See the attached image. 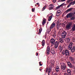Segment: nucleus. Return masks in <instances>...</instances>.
Returning a JSON list of instances; mask_svg holds the SVG:
<instances>
[{
	"instance_id": "f257e3e1",
	"label": "nucleus",
	"mask_w": 75,
	"mask_h": 75,
	"mask_svg": "<svg viewBox=\"0 0 75 75\" xmlns=\"http://www.w3.org/2000/svg\"><path fill=\"white\" fill-rule=\"evenodd\" d=\"M52 68V66H49L48 68V67L46 68V73H48V75H50V73L51 72Z\"/></svg>"
},
{
	"instance_id": "f03ea898",
	"label": "nucleus",
	"mask_w": 75,
	"mask_h": 75,
	"mask_svg": "<svg viewBox=\"0 0 75 75\" xmlns=\"http://www.w3.org/2000/svg\"><path fill=\"white\" fill-rule=\"evenodd\" d=\"M62 53L63 55L65 54L66 56H68V55H69V51L67 50H63L62 51Z\"/></svg>"
},
{
	"instance_id": "7ed1b4c3",
	"label": "nucleus",
	"mask_w": 75,
	"mask_h": 75,
	"mask_svg": "<svg viewBox=\"0 0 75 75\" xmlns=\"http://www.w3.org/2000/svg\"><path fill=\"white\" fill-rule=\"evenodd\" d=\"M67 35V32L65 31L62 32V38H65Z\"/></svg>"
},
{
	"instance_id": "20e7f679",
	"label": "nucleus",
	"mask_w": 75,
	"mask_h": 75,
	"mask_svg": "<svg viewBox=\"0 0 75 75\" xmlns=\"http://www.w3.org/2000/svg\"><path fill=\"white\" fill-rule=\"evenodd\" d=\"M59 44V42L57 41H56V42L54 43V48L57 49V48L58 47Z\"/></svg>"
},
{
	"instance_id": "39448f33",
	"label": "nucleus",
	"mask_w": 75,
	"mask_h": 75,
	"mask_svg": "<svg viewBox=\"0 0 75 75\" xmlns=\"http://www.w3.org/2000/svg\"><path fill=\"white\" fill-rule=\"evenodd\" d=\"M72 22L69 23L66 26V28L67 29H69L70 28V27L71 25H72Z\"/></svg>"
},
{
	"instance_id": "423d86ee",
	"label": "nucleus",
	"mask_w": 75,
	"mask_h": 75,
	"mask_svg": "<svg viewBox=\"0 0 75 75\" xmlns=\"http://www.w3.org/2000/svg\"><path fill=\"white\" fill-rule=\"evenodd\" d=\"M67 65L68 67L70 68H73L74 67V66L73 65H72V64L69 62H67Z\"/></svg>"
},
{
	"instance_id": "0eeeda50",
	"label": "nucleus",
	"mask_w": 75,
	"mask_h": 75,
	"mask_svg": "<svg viewBox=\"0 0 75 75\" xmlns=\"http://www.w3.org/2000/svg\"><path fill=\"white\" fill-rule=\"evenodd\" d=\"M72 16H73V13H68L66 16L67 18H69V17H71Z\"/></svg>"
},
{
	"instance_id": "6e6552de",
	"label": "nucleus",
	"mask_w": 75,
	"mask_h": 75,
	"mask_svg": "<svg viewBox=\"0 0 75 75\" xmlns=\"http://www.w3.org/2000/svg\"><path fill=\"white\" fill-rule=\"evenodd\" d=\"M46 52L47 54L48 55H49L50 54V47L48 46L47 47Z\"/></svg>"
},
{
	"instance_id": "1a4fd4ad",
	"label": "nucleus",
	"mask_w": 75,
	"mask_h": 75,
	"mask_svg": "<svg viewBox=\"0 0 75 75\" xmlns=\"http://www.w3.org/2000/svg\"><path fill=\"white\" fill-rule=\"evenodd\" d=\"M55 40L54 39L52 38L51 39L50 43L52 45H54V44H55Z\"/></svg>"
},
{
	"instance_id": "9d476101",
	"label": "nucleus",
	"mask_w": 75,
	"mask_h": 75,
	"mask_svg": "<svg viewBox=\"0 0 75 75\" xmlns=\"http://www.w3.org/2000/svg\"><path fill=\"white\" fill-rule=\"evenodd\" d=\"M55 26V22H54L50 25V29H52Z\"/></svg>"
},
{
	"instance_id": "9b49d317",
	"label": "nucleus",
	"mask_w": 75,
	"mask_h": 75,
	"mask_svg": "<svg viewBox=\"0 0 75 75\" xmlns=\"http://www.w3.org/2000/svg\"><path fill=\"white\" fill-rule=\"evenodd\" d=\"M69 59L71 61V63L72 64H75V62H74V58L73 57H69Z\"/></svg>"
},
{
	"instance_id": "f8f14e48",
	"label": "nucleus",
	"mask_w": 75,
	"mask_h": 75,
	"mask_svg": "<svg viewBox=\"0 0 75 75\" xmlns=\"http://www.w3.org/2000/svg\"><path fill=\"white\" fill-rule=\"evenodd\" d=\"M61 67L63 69L65 70L66 69V65H65V64L64 63L62 64L61 65Z\"/></svg>"
},
{
	"instance_id": "ddd939ff",
	"label": "nucleus",
	"mask_w": 75,
	"mask_h": 75,
	"mask_svg": "<svg viewBox=\"0 0 75 75\" xmlns=\"http://www.w3.org/2000/svg\"><path fill=\"white\" fill-rule=\"evenodd\" d=\"M73 44V43L72 42H70V44H69V46H68V49L69 48H71V47H72V45Z\"/></svg>"
},
{
	"instance_id": "4468645a",
	"label": "nucleus",
	"mask_w": 75,
	"mask_h": 75,
	"mask_svg": "<svg viewBox=\"0 0 75 75\" xmlns=\"http://www.w3.org/2000/svg\"><path fill=\"white\" fill-rule=\"evenodd\" d=\"M42 30V28H40V29L39 30V33H38V34H39V35H40L41 34V33Z\"/></svg>"
},
{
	"instance_id": "2eb2a0df",
	"label": "nucleus",
	"mask_w": 75,
	"mask_h": 75,
	"mask_svg": "<svg viewBox=\"0 0 75 75\" xmlns=\"http://www.w3.org/2000/svg\"><path fill=\"white\" fill-rule=\"evenodd\" d=\"M46 19H43V21H42V25H44V24H45L46 23Z\"/></svg>"
},
{
	"instance_id": "dca6fc26",
	"label": "nucleus",
	"mask_w": 75,
	"mask_h": 75,
	"mask_svg": "<svg viewBox=\"0 0 75 75\" xmlns=\"http://www.w3.org/2000/svg\"><path fill=\"white\" fill-rule=\"evenodd\" d=\"M45 40H43L42 42V46H44V45H45Z\"/></svg>"
},
{
	"instance_id": "f3484780",
	"label": "nucleus",
	"mask_w": 75,
	"mask_h": 75,
	"mask_svg": "<svg viewBox=\"0 0 75 75\" xmlns=\"http://www.w3.org/2000/svg\"><path fill=\"white\" fill-rule=\"evenodd\" d=\"M50 52L52 53V54H55V51L54 50L51 49Z\"/></svg>"
},
{
	"instance_id": "a211bd4d",
	"label": "nucleus",
	"mask_w": 75,
	"mask_h": 75,
	"mask_svg": "<svg viewBox=\"0 0 75 75\" xmlns=\"http://www.w3.org/2000/svg\"><path fill=\"white\" fill-rule=\"evenodd\" d=\"M55 70L56 72H58L59 71V68L58 66H57L56 67Z\"/></svg>"
},
{
	"instance_id": "6ab92c4d",
	"label": "nucleus",
	"mask_w": 75,
	"mask_h": 75,
	"mask_svg": "<svg viewBox=\"0 0 75 75\" xmlns=\"http://www.w3.org/2000/svg\"><path fill=\"white\" fill-rule=\"evenodd\" d=\"M59 42H61V43H62V42H64V40L63 39L60 38L59 40Z\"/></svg>"
},
{
	"instance_id": "aec40b11",
	"label": "nucleus",
	"mask_w": 75,
	"mask_h": 75,
	"mask_svg": "<svg viewBox=\"0 0 75 75\" xmlns=\"http://www.w3.org/2000/svg\"><path fill=\"white\" fill-rule=\"evenodd\" d=\"M67 72H68V74L69 75H71V69H68L67 70Z\"/></svg>"
},
{
	"instance_id": "412c9836",
	"label": "nucleus",
	"mask_w": 75,
	"mask_h": 75,
	"mask_svg": "<svg viewBox=\"0 0 75 75\" xmlns=\"http://www.w3.org/2000/svg\"><path fill=\"white\" fill-rule=\"evenodd\" d=\"M59 27H60V25L58 23L57 24V30H58L59 29Z\"/></svg>"
},
{
	"instance_id": "4be33fe9",
	"label": "nucleus",
	"mask_w": 75,
	"mask_h": 75,
	"mask_svg": "<svg viewBox=\"0 0 75 75\" xmlns=\"http://www.w3.org/2000/svg\"><path fill=\"white\" fill-rule=\"evenodd\" d=\"M55 62V61H54V60H52L51 62V66H53L54 65V63Z\"/></svg>"
},
{
	"instance_id": "5701e85b",
	"label": "nucleus",
	"mask_w": 75,
	"mask_h": 75,
	"mask_svg": "<svg viewBox=\"0 0 75 75\" xmlns=\"http://www.w3.org/2000/svg\"><path fill=\"white\" fill-rule=\"evenodd\" d=\"M66 42H70V39L69 38H67L65 40Z\"/></svg>"
},
{
	"instance_id": "b1692460",
	"label": "nucleus",
	"mask_w": 75,
	"mask_h": 75,
	"mask_svg": "<svg viewBox=\"0 0 75 75\" xmlns=\"http://www.w3.org/2000/svg\"><path fill=\"white\" fill-rule=\"evenodd\" d=\"M72 9V8H70L67 9V11H66L67 13H68V12H69V11H71Z\"/></svg>"
},
{
	"instance_id": "393cba45",
	"label": "nucleus",
	"mask_w": 75,
	"mask_h": 75,
	"mask_svg": "<svg viewBox=\"0 0 75 75\" xmlns=\"http://www.w3.org/2000/svg\"><path fill=\"white\" fill-rule=\"evenodd\" d=\"M59 50H60L61 51H60V52H61V51H62L63 48H62V46H59Z\"/></svg>"
},
{
	"instance_id": "a878e982",
	"label": "nucleus",
	"mask_w": 75,
	"mask_h": 75,
	"mask_svg": "<svg viewBox=\"0 0 75 75\" xmlns=\"http://www.w3.org/2000/svg\"><path fill=\"white\" fill-rule=\"evenodd\" d=\"M69 50H75V46H73V47H71L69 48L68 49Z\"/></svg>"
},
{
	"instance_id": "bb28decb",
	"label": "nucleus",
	"mask_w": 75,
	"mask_h": 75,
	"mask_svg": "<svg viewBox=\"0 0 75 75\" xmlns=\"http://www.w3.org/2000/svg\"><path fill=\"white\" fill-rule=\"evenodd\" d=\"M71 5H72V6H73V5H74L75 4V1L72 2H71V3H70Z\"/></svg>"
},
{
	"instance_id": "cd10ccee",
	"label": "nucleus",
	"mask_w": 75,
	"mask_h": 75,
	"mask_svg": "<svg viewBox=\"0 0 75 75\" xmlns=\"http://www.w3.org/2000/svg\"><path fill=\"white\" fill-rule=\"evenodd\" d=\"M52 19V17H51V16H49L48 19V21H50Z\"/></svg>"
},
{
	"instance_id": "c85d7f7f",
	"label": "nucleus",
	"mask_w": 75,
	"mask_h": 75,
	"mask_svg": "<svg viewBox=\"0 0 75 75\" xmlns=\"http://www.w3.org/2000/svg\"><path fill=\"white\" fill-rule=\"evenodd\" d=\"M60 15V13H58V12H56V16L57 17H59Z\"/></svg>"
},
{
	"instance_id": "c756f323",
	"label": "nucleus",
	"mask_w": 75,
	"mask_h": 75,
	"mask_svg": "<svg viewBox=\"0 0 75 75\" xmlns=\"http://www.w3.org/2000/svg\"><path fill=\"white\" fill-rule=\"evenodd\" d=\"M46 7H47V6L45 5L42 8V11H44L45 8H46Z\"/></svg>"
},
{
	"instance_id": "7c9ffc66",
	"label": "nucleus",
	"mask_w": 75,
	"mask_h": 75,
	"mask_svg": "<svg viewBox=\"0 0 75 75\" xmlns=\"http://www.w3.org/2000/svg\"><path fill=\"white\" fill-rule=\"evenodd\" d=\"M70 18L71 20H74L75 19V17L74 16H71Z\"/></svg>"
},
{
	"instance_id": "2f4dec72",
	"label": "nucleus",
	"mask_w": 75,
	"mask_h": 75,
	"mask_svg": "<svg viewBox=\"0 0 75 75\" xmlns=\"http://www.w3.org/2000/svg\"><path fill=\"white\" fill-rule=\"evenodd\" d=\"M72 30L74 31L75 30V25H74L72 27Z\"/></svg>"
},
{
	"instance_id": "473e14b6",
	"label": "nucleus",
	"mask_w": 75,
	"mask_h": 75,
	"mask_svg": "<svg viewBox=\"0 0 75 75\" xmlns=\"http://www.w3.org/2000/svg\"><path fill=\"white\" fill-rule=\"evenodd\" d=\"M66 0H59L58 2H63L65 1Z\"/></svg>"
},
{
	"instance_id": "72a5a7b5",
	"label": "nucleus",
	"mask_w": 75,
	"mask_h": 75,
	"mask_svg": "<svg viewBox=\"0 0 75 75\" xmlns=\"http://www.w3.org/2000/svg\"><path fill=\"white\" fill-rule=\"evenodd\" d=\"M73 1V0H68L67 1V2L68 3H69V2H72Z\"/></svg>"
},
{
	"instance_id": "f704fd0d",
	"label": "nucleus",
	"mask_w": 75,
	"mask_h": 75,
	"mask_svg": "<svg viewBox=\"0 0 75 75\" xmlns=\"http://www.w3.org/2000/svg\"><path fill=\"white\" fill-rule=\"evenodd\" d=\"M60 7V6H58L57 7H56L55 9L56 10H58V9H59V8Z\"/></svg>"
},
{
	"instance_id": "c9c22d12",
	"label": "nucleus",
	"mask_w": 75,
	"mask_h": 75,
	"mask_svg": "<svg viewBox=\"0 0 75 75\" xmlns=\"http://www.w3.org/2000/svg\"><path fill=\"white\" fill-rule=\"evenodd\" d=\"M71 52H72V53H73V52H75V50H71Z\"/></svg>"
},
{
	"instance_id": "e433bc0d",
	"label": "nucleus",
	"mask_w": 75,
	"mask_h": 75,
	"mask_svg": "<svg viewBox=\"0 0 75 75\" xmlns=\"http://www.w3.org/2000/svg\"><path fill=\"white\" fill-rule=\"evenodd\" d=\"M54 7H50L49 8V10H51L53 9Z\"/></svg>"
},
{
	"instance_id": "4c0bfd02",
	"label": "nucleus",
	"mask_w": 75,
	"mask_h": 75,
	"mask_svg": "<svg viewBox=\"0 0 75 75\" xmlns=\"http://www.w3.org/2000/svg\"><path fill=\"white\" fill-rule=\"evenodd\" d=\"M32 12H34V11H35V9H34V8H32Z\"/></svg>"
},
{
	"instance_id": "58836bf2",
	"label": "nucleus",
	"mask_w": 75,
	"mask_h": 75,
	"mask_svg": "<svg viewBox=\"0 0 75 75\" xmlns=\"http://www.w3.org/2000/svg\"><path fill=\"white\" fill-rule=\"evenodd\" d=\"M53 37H55V36H56V34L55 33H54V34L53 35Z\"/></svg>"
},
{
	"instance_id": "ea45409f",
	"label": "nucleus",
	"mask_w": 75,
	"mask_h": 75,
	"mask_svg": "<svg viewBox=\"0 0 75 75\" xmlns=\"http://www.w3.org/2000/svg\"><path fill=\"white\" fill-rule=\"evenodd\" d=\"M50 6L51 7H54V6L52 4H51L50 5Z\"/></svg>"
},
{
	"instance_id": "a19ab883",
	"label": "nucleus",
	"mask_w": 75,
	"mask_h": 75,
	"mask_svg": "<svg viewBox=\"0 0 75 75\" xmlns=\"http://www.w3.org/2000/svg\"><path fill=\"white\" fill-rule=\"evenodd\" d=\"M71 6V4H70V3H69V5H68L67 6V8H69V7H70V6Z\"/></svg>"
},
{
	"instance_id": "79ce46f5",
	"label": "nucleus",
	"mask_w": 75,
	"mask_h": 75,
	"mask_svg": "<svg viewBox=\"0 0 75 75\" xmlns=\"http://www.w3.org/2000/svg\"><path fill=\"white\" fill-rule=\"evenodd\" d=\"M58 13H61V11L60 10H58L57 12Z\"/></svg>"
},
{
	"instance_id": "37998d69",
	"label": "nucleus",
	"mask_w": 75,
	"mask_h": 75,
	"mask_svg": "<svg viewBox=\"0 0 75 75\" xmlns=\"http://www.w3.org/2000/svg\"><path fill=\"white\" fill-rule=\"evenodd\" d=\"M64 3H62L60 6H60V7H62V6H64Z\"/></svg>"
},
{
	"instance_id": "c03bdc74",
	"label": "nucleus",
	"mask_w": 75,
	"mask_h": 75,
	"mask_svg": "<svg viewBox=\"0 0 75 75\" xmlns=\"http://www.w3.org/2000/svg\"><path fill=\"white\" fill-rule=\"evenodd\" d=\"M41 62H39V65L40 66H42V64H41Z\"/></svg>"
},
{
	"instance_id": "a18cd8bd",
	"label": "nucleus",
	"mask_w": 75,
	"mask_h": 75,
	"mask_svg": "<svg viewBox=\"0 0 75 75\" xmlns=\"http://www.w3.org/2000/svg\"><path fill=\"white\" fill-rule=\"evenodd\" d=\"M55 1H56V0H54L53 1V3H55Z\"/></svg>"
},
{
	"instance_id": "49530a36",
	"label": "nucleus",
	"mask_w": 75,
	"mask_h": 75,
	"mask_svg": "<svg viewBox=\"0 0 75 75\" xmlns=\"http://www.w3.org/2000/svg\"><path fill=\"white\" fill-rule=\"evenodd\" d=\"M64 75H68V74L67 73H64Z\"/></svg>"
},
{
	"instance_id": "de8ad7c7",
	"label": "nucleus",
	"mask_w": 75,
	"mask_h": 75,
	"mask_svg": "<svg viewBox=\"0 0 75 75\" xmlns=\"http://www.w3.org/2000/svg\"><path fill=\"white\" fill-rule=\"evenodd\" d=\"M50 31H48L47 32V33H48V34H50Z\"/></svg>"
},
{
	"instance_id": "09e8293b",
	"label": "nucleus",
	"mask_w": 75,
	"mask_h": 75,
	"mask_svg": "<svg viewBox=\"0 0 75 75\" xmlns=\"http://www.w3.org/2000/svg\"><path fill=\"white\" fill-rule=\"evenodd\" d=\"M38 53H36V56H38Z\"/></svg>"
},
{
	"instance_id": "8fccbe9b",
	"label": "nucleus",
	"mask_w": 75,
	"mask_h": 75,
	"mask_svg": "<svg viewBox=\"0 0 75 75\" xmlns=\"http://www.w3.org/2000/svg\"><path fill=\"white\" fill-rule=\"evenodd\" d=\"M37 4V5H39V3H38L37 4Z\"/></svg>"
},
{
	"instance_id": "3c124183",
	"label": "nucleus",
	"mask_w": 75,
	"mask_h": 75,
	"mask_svg": "<svg viewBox=\"0 0 75 75\" xmlns=\"http://www.w3.org/2000/svg\"><path fill=\"white\" fill-rule=\"evenodd\" d=\"M54 75H57V74H54Z\"/></svg>"
},
{
	"instance_id": "603ef678",
	"label": "nucleus",
	"mask_w": 75,
	"mask_h": 75,
	"mask_svg": "<svg viewBox=\"0 0 75 75\" xmlns=\"http://www.w3.org/2000/svg\"><path fill=\"white\" fill-rule=\"evenodd\" d=\"M42 69H40V71H42Z\"/></svg>"
},
{
	"instance_id": "864d4df0",
	"label": "nucleus",
	"mask_w": 75,
	"mask_h": 75,
	"mask_svg": "<svg viewBox=\"0 0 75 75\" xmlns=\"http://www.w3.org/2000/svg\"><path fill=\"white\" fill-rule=\"evenodd\" d=\"M38 5V7L40 6V4H39Z\"/></svg>"
},
{
	"instance_id": "5fc2aeb1",
	"label": "nucleus",
	"mask_w": 75,
	"mask_h": 75,
	"mask_svg": "<svg viewBox=\"0 0 75 75\" xmlns=\"http://www.w3.org/2000/svg\"><path fill=\"white\" fill-rule=\"evenodd\" d=\"M48 22H47V24H48Z\"/></svg>"
},
{
	"instance_id": "6e6d98bb",
	"label": "nucleus",
	"mask_w": 75,
	"mask_h": 75,
	"mask_svg": "<svg viewBox=\"0 0 75 75\" xmlns=\"http://www.w3.org/2000/svg\"><path fill=\"white\" fill-rule=\"evenodd\" d=\"M58 21L57 22V23H58Z\"/></svg>"
},
{
	"instance_id": "4d7b16f0",
	"label": "nucleus",
	"mask_w": 75,
	"mask_h": 75,
	"mask_svg": "<svg viewBox=\"0 0 75 75\" xmlns=\"http://www.w3.org/2000/svg\"><path fill=\"white\" fill-rule=\"evenodd\" d=\"M74 14H75V12L74 13Z\"/></svg>"
},
{
	"instance_id": "13d9d810",
	"label": "nucleus",
	"mask_w": 75,
	"mask_h": 75,
	"mask_svg": "<svg viewBox=\"0 0 75 75\" xmlns=\"http://www.w3.org/2000/svg\"><path fill=\"white\" fill-rule=\"evenodd\" d=\"M46 74V73H45V75Z\"/></svg>"
}]
</instances>
